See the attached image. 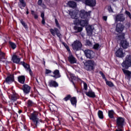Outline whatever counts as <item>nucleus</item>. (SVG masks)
Returning a JSON list of instances; mask_svg holds the SVG:
<instances>
[{
  "label": "nucleus",
  "mask_w": 131,
  "mask_h": 131,
  "mask_svg": "<svg viewBox=\"0 0 131 131\" xmlns=\"http://www.w3.org/2000/svg\"><path fill=\"white\" fill-rule=\"evenodd\" d=\"M122 67V70L124 74L126 76L127 79L131 78V72L127 70L129 67H131V55H127L125 60L121 63Z\"/></svg>",
  "instance_id": "obj_1"
},
{
  "label": "nucleus",
  "mask_w": 131,
  "mask_h": 131,
  "mask_svg": "<svg viewBox=\"0 0 131 131\" xmlns=\"http://www.w3.org/2000/svg\"><path fill=\"white\" fill-rule=\"evenodd\" d=\"M11 61H12L13 63H15V64H20V65H23L26 71H29V74L31 77H33V76H34V75H33V72L30 68V65L24 61H21L20 62V61H21V58L18 57L17 55L14 54L12 56Z\"/></svg>",
  "instance_id": "obj_2"
},
{
  "label": "nucleus",
  "mask_w": 131,
  "mask_h": 131,
  "mask_svg": "<svg viewBox=\"0 0 131 131\" xmlns=\"http://www.w3.org/2000/svg\"><path fill=\"white\" fill-rule=\"evenodd\" d=\"M38 114H39V113L34 111L32 114H31L30 116V120H32L35 127L39 126V125L44 122L43 120L38 118Z\"/></svg>",
  "instance_id": "obj_3"
},
{
  "label": "nucleus",
  "mask_w": 131,
  "mask_h": 131,
  "mask_svg": "<svg viewBox=\"0 0 131 131\" xmlns=\"http://www.w3.org/2000/svg\"><path fill=\"white\" fill-rule=\"evenodd\" d=\"M84 68L87 71L95 70V61L94 60H87L84 63Z\"/></svg>",
  "instance_id": "obj_4"
},
{
  "label": "nucleus",
  "mask_w": 131,
  "mask_h": 131,
  "mask_svg": "<svg viewBox=\"0 0 131 131\" xmlns=\"http://www.w3.org/2000/svg\"><path fill=\"white\" fill-rule=\"evenodd\" d=\"M126 124L125 118L122 117H117L116 120V125L118 128H122L124 127V125Z\"/></svg>",
  "instance_id": "obj_5"
},
{
  "label": "nucleus",
  "mask_w": 131,
  "mask_h": 131,
  "mask_svg": "<svg viewBox=\"0 0 131 131\" xmlns=\"http://www.w3.org/2000/svg\"><path fill=\"white\" fill-rule=\"evenodd\" d=\"M72 46L74 51H79L82 48V43L79 40H76L72 44Z\"/></svg>",
  "instance_id": "obj_6"
},
{
  "label": "nucleus",
  "mask_w": 131,
  "mask_h": 131,
  "mask_svg": "<svg viewBox=\"0 0 131 131\" xmlns=\"http://www.w3.org/2000/svg\"><path fill=\"white\" fill-rule=\"evenodd\" d=\"M74 24L76 25H80L82 27H84L85 26H88V24H89V20L86 19L84 20L76 19V21H74Z\"/></svg>",
  "instance_id": "obj_7"
},
{
  "label": "nucleus",
  "mask_w": 131,
  "mask_h": 131,
  "mask_svg": "<svg viewBox=\"0 0 131 131\" xmlns=\"http://www.w3.org/2000/svg\"><path fill=\"white\" fill-rule=\"evenodd\" d=\"M18 88L23 91L25 95H28L30 93V90H31V87L27 84H24L22 86H18Z\"/></svg>",
  "instance_id": "obj_8"
},
{
  "label": "nucleus",
  "mask_w": 131,
  "mask_h": 131,
  "mask_svg": "<svg viewBox=\"0 0 131 131\" xmlns=\"http://www.w3.org/2000/svg\"><path fill=\"white\" fill-rule=\"evenodd\" d=\"M50 32L53 35V36H55V35H57V37L61 38V36H62V34L60 33V30L57 28H54V29H50Z\"/></svg>",
  "instance_id": "obj_9"
},
{
  "label": "nucleus",
  "mask_w": 131,
  "mask_h": 131,
  "mask_svg": "<svg viewBox=\"0 0 131 131\" xmlns=\"http://www.w3.org/2000/svg\"><path fill=\"white\" fill-rule=\"evenodd\" d=\"M91 11L86 12L84 9L81 10L80 11L79 16L81 19H85V18H88L89 16H91Z\"/></svg>",
  "instance_id": "obj_10"
},
{
  "label": "nucleus",
  "mask_w": 131,
  "mask_h": 131,
  "mask_svg": "<svg viewBox=\"0 0 131 131\" xmlns=\"http://www.w3.org/2000/svg\"><path fill=\"white\" fill-rule=\"evenodd\" d=\"M15 81V76L14 74H9L8 76L6 78L5 82L6 83H8V84H11L12 82Z\"/></svg>",
  "instance_id": "obj_11"
},
{
  "label": "nucleus",
  "mask_w": 131,
  "mask_h": 131,
  "mask_svg": "<svg viewBox=\"0 0 131 131\" xmlns=\"http://www.w3.org/2000/svg\"><path fill=\"white\" fill-rule=\"evenodd\" d=\"M120 47L125 50L129 47V42L126 39L121 40L120 42Z\"/></svg>",
  "instance_id": "obj_12"
},
{
  "label": "nucleus",
  "mask_w": 131,
  "mask_h": 131,
  "mask_svg": "<svg viewBox=\"0 0 131 131\" xmlns=\"http://www.w3.org/2000/svg\"><path fill=\"white\" fill-rule=\"evenodd\" d=\"M84 52L88 59H93L95 57V52L92 50H85Z\"/></svg>",
  "instance_id": "obj_13"
},
{
  "label": "nucleus",
  "mask_w": 131,
  "mask_h": 131,
  "mask_svg": "<svg viewBox=\"0 0 131 131\" xmlns=\"http://www.w3.org/2000/svg\"><path fill=\"white\" fill-rule=\"evenodd\" d=\"M123 30H124V25L122 23H118L116 26V32L118 33H122Z\"/></svg>",
  "instance_id": "obj_14"
},
{
  "label": "nucleus",
  "mask_w": 131,
  "mask_h": 131,
  "mask_svg": "<svg viewBox=\"0 0 131 131\" xmlns=\"http://www.w3.org/2000/svg\"><path fill=\"white\" fill-rule=\"evenodd\" d=\"M68 60L70 64H76L77 62V59L72 53H70L68 57Z\"/></svg>",
  "instance_id": "obj_15"
},
{
  "label": "nucleus",
  "mask_w": 131,
  "mask_h": 131,
  "mask_svg": "<svg viewBox=\"0 0 131 131\" xmlns=\"http://www.w3.org/2000/svg\"><path fill=\"white\" fill-rule=\"evenodd\" d=\"M115 55L118 58H123L124 57V53H123V49L122 48H119L116 52Z\"/></svg>",
  "instance_id": "obj_16"
},
{
  "label": "nucleus",
  "mask_w": 131,
  "mask_h": 131,
  "mask_svg": "<svg viewBox=\"0 0 131 131\" xmlns=\"http://www.w3.org/2000/svg\"><path fill=\"white\" fill-rule=\"evenodd\" d=\"M84 4L89 7H95L96 5V0H85Z\"/></svg>",
  "instance_id": "obj_17"
},
{
  "label": "nucleus",
  "mask_w": 131,
  "mask_h": 131,
  "mask_svg": "<svg viewBox=\"0 0 131 131\" xmlns=\"http://www.w3.org/2000/svg\"><path fill=\"white\" fill-rule=\"evenodd\" d=\"M18 82L21 84H25V81L26 80V77L25 75H21L17 77Z\"/></svg>",
  "instance_id": "obj_18"
},
{
  "label": "nucleus",
  "mask_w": 131,
  "mask_h": 131,
  "mask_svg": "<svg viewBox=\"0 0 131 131\" xmlns=\"http://www.w3.org/2000/svg\"><path fill=\"white\" fill-rule=\"evenodd\" d=\"M86 31L89 36H91L93 35V32H94V28L92 26H88L86 27Z\"/></svg>",
  "instance_id": "obj_19"
},
{
  "label": "nucleus",
  "mask_w": 131,
  "mask_h": 131,
  "mask_svg": "<svg viewBox=\"0 0 131 131\" xmlns=\"http://www.w3.org/2000/svg\"><path fill=\"white\" fill-rule=\"evenodd\" d=\"M19 98H20L19 95L15 92H13L12 94L11 95V99L13 102H15Z\"/></svg>",
  "instance_id": "obj_20"
},
{
  "label": "nucleus",
  "mask_w": 131,
  "mask_h": 131,
  "mask_svg": "<svg viewBox=\"0 0 131 131\" xmlns=\"http://www.w3.org/2000/svg\"><path fill=\"white\" fill-rule=\"evenodd\" d=\"M85 95L87 97H89V98H96V94L92 90H90L88 92H85Z\"/></svg>",
  "instance_id": "obj_21"
},
{
  "label": "nucleus",
  "mask_w": 131,
  "mask_h": 131,
  "mask_svg": "<svg viewBox=\"0 0 131 131\" xmlns=\"http://www.w3.org/2000/svg\"><path fill=\"white\" fill-rule=\"evenodd\" d=\"M124 20H125V18L123 17V14H119L116 16V21H117V22L119 21L120 22H123Z\"/></svg>",
  "instance_id": "obj_22"
},
{
  "label": "nucleus",
  "mask_w": 131,
  "mask_h": 131,
  "mask_svg": "<svg viewBox=\"0 0 131 131\" xmlns=\"http://www.w3.org/2000/svg\"><path fill=\"white\" fill-rule=\"evenodd\" d=\"M53 74L54 75H51L52 77H54V78H60L61 77V75L60 74V71L59 70H55L53 72Z\"/></svg>",
  "instance_id": "obj_23"
},
{
  "label": "nucleus",
  "mask_w": 131,
  "mask_h": 131,
  "mask_svg": "<svg viewBox=\"0 0 131 131\" xmlns=\"http://www.w3.org/2000/svg\"><path fill=\"white\" fill-rule=\"evenodd\" d=\"M48 85L50 88H58V86H59V84H58L56 81L51 80L49 82V84Z\"/></svg>",
  "instance_id": "obj_24"
},
{
  "label": "nucleus",
  "mask_w": 131,
  "mask_h": 131,
  "mask_svg": "<svg viewBox=\"0 0 131 131\" xmlns=\"http://www.w3.org/2000/svg\"><path fill=\"white\" fill-rule=\"evenodd\" d=\"M70 101L72 106H76V104H77V98H76V97H72Z\"/></svg>",
  "instance_id": "obj_25"
},
{
  "label": "nucleus",
  "mask_w": 131,
  "mask_h": 131,
  "mask_svg": "<svg viewBox=\"0 0 131 131\" xmlns=\"http://www.w3.org/2000/svg\"><path fill=\"white\" fill-rule=\"evenodd\" d=\"M67 5L68 6H69V7H70V8H76L77 6L76 3L74 1H69L68 2Z\"/></svg>",
  "instance_id": "obj_26"
},
{
  "label": "nucleus",
  "mask_w": 131,
  "mask_h": 131,
  "mask_svg": "<svg viewBox=\"0 0 131 131\" xmlns=\"http://www.w3.org/2000/svg\"><path fill=\"white\" fill-rule=\"evenodd\" d=\"M114 111L113 110H111L108 111V116L111 119H113L114 118Z\"/></svg>",
  "instance_id": "obj_27"
},
{
  "label": "nucleus",
  "mask_w": 131,
  "mask_h": 131,
  "mask_svg": "<svg viewBox=\"0 0 131 131\" xmlns=\"http://www.w3.org/2000/svg\"><path fill=\"white\" fill-rule=\"evenodd\" d=\"M70 14V16H71V18H72V19H76V20H78V19H77V14L76 13H75V12L74 11H70L69 12Z\"/></svg>",
  "instance_id": "obj_28"
},
{
  "label": "nucleus",
  "mask_w": 131,
  "mask_h": 131,
  "mask_svg": "<svg viewBox=\"0 0 131 131\" xmlns=\"http://www.w3.org/2000/svg\"><path fill=\"white\" fill-rule=\"evenodd\" d=\"M35 105V103L32 101V100L29 99L27 101V107L30 108Z\"/></svg>",
  "instance_id": "obj_29"
},
{
  "label": "nucleus",
  "mask_w": 131,
  "mask_h": 131,
  "mask_svg": "<svg viewBox=\"0 0 131 131\" xmlns=\"http://www.w3.org/2000/svg\"><path fill=\"white\" fill-rule=\"evenodd\" d=\"M125 34H124V33H121L120 35H118L117 36V38L118 39V40H120V41H121V40H123V39H125Z\"/></svg>",
  "instance_id": "obj_30"
},
{
  "label": "nucleus",
  "mask_w": 131,
  "mask_h": 131,
  "mask_svg": "<svg viewBox=\"0 0 131 131\" xmlns=\"http://www.w3.org/2000/svg\"><path fill=\"white\" fill-rule=\"evenodd\" d=\"M9 45L10 46V47L12 49V50H15L16 48H17V45L14 42H12L11 41H9Z\"/></svg>",
  "instance_id": "obj_31"
},
{
  "label": "nucleus",
  "mask_w": 131,
  "mask_h": 131,
  "mask_svg": "<svg viewBox=\"0 0 131 131\" xmlns=\"http://www.w3.org/2000/svg\"><path fill=\"white\" fill-rule=\"evenodd\" d=\"M72 97V96H71V95L68 94L64 98H63V100L64 101V102H68V101H70Z\"/></svg>",
  "instance_id": "obj_32"
},
{
  "label": "nucleus",
  "mask_w": 131,
  "mask_h": 131,
  "mask_svg": "<svg viewBox=\"0 0 131 131\" xmlns=\"http://www.w3.org/2000/svg\"><path fill=\"white\" fill-rule=\"evenodd\" d=\"M74 30L77 31L76 33H78V32H81V31H82V27H79L75 26L74 27Z\"/></svg>",
  "instance_id": "obj_33"
},
{
  "label": "nucleus",
  "mask_w": 131,
  "mask_h": 131,
  "mask_svg": "<svg viewBox=\"0 0 131 131\" xmlns=\"http://www.w3.org/2000/svg\"><path fill=\"white\" fill-rule=\"evenodd\" d=\"M98 116L100 119H104V115L103 114V111L99 110L98 112Z\"/></svg>",
  "instance_id": "obj_34"
},
{
  "label": "nucleus",
  "mask_w": 131,
  "mask_h": 131,
  "mask_svg": "<svg viewBox=\"0 0 131 131\" xmlns=\"http://www.w3.org/2000/svg\"><path fill=\"white\" fill-rule=\"evenodd\" d=\"M20 22L21 25H23V26L24 27V28H25V29H28V26L27 25V24H26L25 23V21H24L23 20V19H20Z\"/></svg>",
  "instance_id": "obj_35"
},
{
  "label": "nucleus",
  "mask_w": 131,
  "mask_h": 131,
  "mask_svg": "<svg viewBox=\"0 0 131 131\" xmlns=\"http://www.w3.org/2000/svg\"><path fill=\"white\" fill-rule=\"evenodd\" d=\"M6 53L5 52H3L2 51V50L0 51V60H5L6 59Z\"/></svg>",
  "instance_id": "obj_36"
},
{
  "label": "nucleus",
  "mask_w": 131,
  "mask_h": 131,
  "mask_svg": "<svg viewBox=\"0 0 131 131\" xmlns=\"http://www.w3.org/2000/svg\"><path fill=\"white\" fill-rule=\"evenodd\" d=\"M19 7H23V8H25L26 7V2L25 0H19Z\"/></svg>",
  "instance_id": "obj_37"
},
{
  "label": "nucleus",
  "mask_w": 131,
  "mask_h": 131,
  "mask_svg": "<svg viewBox=\"0 0 131 131\" xmlns=\"http://www.w3.org/2000/svg\"><path fill=\"white\" fill-rule=\"evenodd\" d=\"M105 81L106 82V84H107V85H108L110 88H113V86H114V84H113V82L110 81H108L107 80V79H106V80Z\"/></svg>",
  "instance_id": "obj_38"
},
{
  "label": "nucleus",
  "mask_w": 131,
  "mask_h": 131,
  "mask_svg": "<svg viewBox=\"0 0 131 131\" xmlns=\"http://www.w3.org/2000/svg\"><path fill=\"white\" fill-rule=\"evenodd\" d=\"M99 74H100V75L102 76L103 79H105V80L107 81V79L106 78V76H105V75L104 74V73H103V72L100 71L99 72Z\"/></svg>",
  "instance_id": "obj_39"
},
{
  "label": "nucleus",
  "mask_w": 131,
  "mask_h": 131,
  "mask_svg": "<svg viewBox=\"0 0 131 131\" xmlns=\"http://www.w3.org/2000/svg\"><path fill=\"white\" fill-rule=\"evenodd\" d=\"M86 46H88L89 47H92L93 46V43L92 42L90 41V40H86Z\"/></svg>",
  "instance_id": "obj_40"
},
{
  "label": "nucleus",
  "mask_w": 131,
  "mask_h": 131,
  "mask_svg": "<svg viewBox=\"0 0 131 131\" xmlns=\"http://www.w3.org/2000/svg\"><path fill=\"white\" fill-rule=\"evenodd\" d=\"M55 22L56 27H57V28H61V27L60 26V24H59V21H58V19H57V18L55 19Z\"/></svg>",
  "instance_id": "obj_41"
},
{
  "label": "nucleus",
  "mask_w": 131,
  "mask_h": 131,
  "mask_svg": "<svg viewBox=\"0 0 131 131\" xmlns=\"http://www.w3.org/2000/svg\"><path fill=\"white\" fill-rule=\"evenodd\" d=\"M100 47V45L99 43H96L93 46V49L94 50H99V47Z\"/></svg>",
  "instance_id": "obj_42"
},
{
  "label": "nucleus",
  "mask_w": 131,
  "mask_h": 131,
  "mask_svg": "<svg viewBox=\"0 0 131 131\" xmlns=\"http://www.w3.org/2000/svg\"><path fill=\"white\" fill-rule=\"evenodd\" d=\"M45 128H47L48 130H52V126L49 125V124H45Z\"/></svg>",
  "instance_id": "obj_43"
},
{
  "label": "nucleus",
  "mask_w": 131,
  "mask_h": 131,
  "mask_svg": "<svg viewBox=\"0 0 131 131\" xmlns=\"http://www.w3.org/2000/svg\"><path fill=\"white\" fill-rule=\"evenodd\" d=\"M74 86V88L75 89V90H76L77 91V93H79V91H78V87H77L76 85H75V83H74V82L73 81V80H72L71 81Z\"/></svg>",
  "instance_id": "obj_44"
},
{
  "label": "nucleus",
  "mask_w": 131,
  "mask_h": 131,
  "mask_svg": "<svg viewBox=\"0 0 131 131\" xmlns=\"http://www.w3.org/2000/svg\"><path fill=\"white\" fill-rule=\"evenodd\" d=\"M107 10L110 13H113V9H112L111 5L108 6Z\"/></svg>",
  "instance_id": "obj_45"
},
{
  "label": "nucleus",
  "mask_w": 131,
  "mask_h": 131,
  "mask_svg": "<svg viewBox=\"0 0 131 131\" xmlns=\"http://www.w3.org/2000/svg\"><path fill=\"white\" fill-rule=\"evenodd\" d=\"M64 47L69 54H71V51H70V48H69V46L68 45H64Z\"/></svg>",
  "instance_id": "obj_46"
},
{
  "label": "nucleus",
  "mask_w": 131,
  "mask_h": 131,
  "mask_svg": "<svg viewBox=\"0 0 131 131\" xmlns=\"http://www.w3.org/2000/svg\"><path fill=\"white\" fill-rule=\"evenodd\" d=\"M54 115L56 117H59L60 116V112H59V111H55L54 112Z\"/></svg>",
  "instance_id": "obj_47"
},
{
  "label": "nucleus",
  "mask_w": 131,
  "mask_h": 131,
  "mask_svg": "<svg viewBox=\"0 0 131 131\" xmlns=\"http://www.w3.org/2000/svg\"><path fill=\"white\" fill-rule=\"evenodd\" d=\"M50 73H52V71L51 70L46 69L45 74H50Z\"/></svg>",
  "instance_id": "obj_48"
},
{
  "label": "nucleus",
  "mask_w": 131,
  "mask_h": 131,
  "mask_svg": "<svg viewBox=\"0 0 131 131\" xmlns=\"http://www.w3.org/2000/svg\"><path fill=\"white\" fill-rule=\"evenodd\" d=\"M83 85H84V89L85 91H86L88 90V84L85 83V82H83Z\"/></svg>",
  "instance_id": "obj_49"
},
{
  "label": "nucleus",
  "mask_w": 131,
  "mask_h": 131,
  "mask_svg": "<svg viewBox=\"0 0 131 131\" xmlns=\"http://www.w3.org/2000/svg\"><path fill=\"white\" fill-rule=\"evenodd\" d=\"M125 14L127 15V16H128V17H130L131 14L129 11L126 10Z\"/></svg>",
  "instance_id": "obj_50"
},
{
  "label": "nucleus",
  "mask_w": 131,
  "mask_h": 131,
  "mask_svg": "<svg viewBox=\"0 0 131 131\" xmlns=\"http://www.w3.org/2000/svg\"><path fill=\"white\" fill-rule=\"evenodd\" d=\"M71 78L73 80H75L76 79V77L74 76V75L72 74L71 75Z\"/></svg>",
  "instance_id": "obj_51"
},
{
  "label": "nucleus",
  "mask_w": 131,
  "mask_h": 131,
  "mask_svg": "<svg viewBox=\"0 0 131 131\" xmlns=\"http://www.w3.org/2000/svg\"><path fill=\"white\" fill-rule=\"evenodd\" d=\"M41 4H42V0H38L37 2L38 6H41Z\"/></svg>",
  "instance_id": "obj_52"
},
{
  "label": "nucleus",
  "mask_w": 131,
  "mask_h": 131,
  "mask_svg": "<svg viewBox=\"0 0 131 131\" xmlns=\"http://www.w3.org/2000/svg\"><path fill=\"white\" fill-rule=\"evenodd\" d=\"M124 129V127L118 128L117 129H116L115 131H123Z\"/></svg>",
  "instance_id": "obj_53"
},
{
  "label": "nucleus",
  "mask_w": 131,
  "mask_h": 131,
  "mask_svg": "<svg viewBox=\"0 0 131 131\" xmlns=\"http://www.w3.org/2000/svg\"><path fill=\"white\" fill-rule=\"evenodd\" d=\"M102 19H103V20H104V21H107V19H108V16H103L102 17Z\"/></svg>",
  "instance_id": "obj_54"
},
{
  "label": "nucleus",
  "mask_w": 131,
  "mask_h": 131,
  "mask_svg": "<svg viewBox=\"0 0 131 131\" xmlns=\"http://www.w3.org/2000/svg\"><path fill=\"white\" fill-rule=\"evenodd\" d=\"M41 23L43 24V25L46 24V19H45V18H42Z\"/></svg>",
  "instance_id": "obj_55"
},
{
  "label": "nucleus",
  "mask_w": 131,
  "mask_h": 131,
  "mask_svg": "<svg viewBox=\"0 0 131 131\" xmlns=\"http://www.w3.org/2000/svg\"><path fill=\"white\" fill-rule=\"evenodd\" d=\"M41 18H42V19H45V13H41Z\"/></svg>",
  "instance_id": "obj_56"
},
{
  "label": "nucleus",
  "mask_w": 131,
  "mask_h": 131,
  "mask_svg": "<svg viewBox=\"0 0 131 131\" xmlns=\"http://www.w3.org/2000/svg\"><path fill=\"white\" fill-rule=\"evenodd\" d=\"M31 14L32 15V16H34L36 14L35 12H34V10H31Z\"/></svg>",
  "instance_id": "obj_57"
},
{
  "label": "nucleus",
  "mask_w": 131,
  "mask_h": 131,
  "mask_svg": "<svg viewBox=\"0 0 131 131\" xmlns=\"http://www.w3.org/2000/svg\"><path fill=\"white\" fill-rule=\"evenodd\" d=\"M34 19L38 18V15H37V14H36L34 15Z\"/></svg>",
  "instance_id": "obj_58"
},
{
  "label": "nucleus",
  "mask_w": 131,
  "mask_h": 131,
  "mask_svg": "<svg viewBox=\"0 0 131 131\" xmlns=\"http://www.w3.org/2000/svg\"><path fill=\"white\" fill-rule=\"evenodd\" d=\"M29 14V11H28V8L27 9V11H26V15H28Z\"/></svg>",
  "instance_id": "obj_59"
},
{
  "label": "nucleus",
  "mask_w": 131,
  "mask_h": 131,
  "mask_svg": "<svg viewBox=\"0 0 131 131\" xmlns=\"http://www.w3.org/2000/svg\"><path fill=\"white\" fill-rule=\"evenodd\" d=\"M7 111H8V112H9V113H10L11 114H12V111H11V110H9V109H7Z\"/></svg>",
  "instance_id": "obj_60"
},
{
  "label": "nucleus",
  "mask_w": 131,
  "mask_h": 131,
  "mask_svg": "<svg viewBox=\"0 0 131 131\" xmlns=\"http://www.w3.org/2000/svg\"><path fill=\"white\" fill-rule=\"evenodd\" d=\"M24 129H27V127L26 125H25L24 126Z\"/></svg>",
  "instance_id": "obj_61"
},
{
  "label": "nucleus",
  "mask_w": 131,
  "mask_h": 131,
  "mask_svg": "<svg viewBox=\"0 0 131 131\" xmlns=\"http://www.w3.org/2000/svg\"><path fill=\"white\" fill-rule=\"evenodd\" d=\"M36 81H37V83H39V82H38V80L37 79V78H35Z\"/></svg>",
  "instance_id": "obj_62"
},
{
  "label": "nucleus",
  "mask_w": 131,
  "mask_h": 131,
  "mask_svg": "<svg viewBox=\"0 0 131 131\" xmlns=\"http://www.w3.org/2000/svg\"><path fill=\"white\" fill-rule=\"evenodd\" d=\"M18 113H22V111L21 110H19L18 111Z\"/></svg>",
  "instance_id": "obj_63"
},
{
  "label": "nucleus",
  "mask_w": 131,
  "mask_h": 131,
  "mask_svg": "<svg viewBox=\"0 0 131 131\" xmlns=\"http://www.w3.org/2000/svg\"><path fill=\"white\" fill-rule=\"evenodd\" d=\"M50 111H51L52 112H53V111H55V110H52V109H51V108H50Z\"/></svg>",
  "instance_id": "obj_64"
}]
</instances>
